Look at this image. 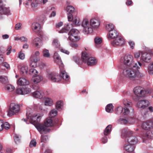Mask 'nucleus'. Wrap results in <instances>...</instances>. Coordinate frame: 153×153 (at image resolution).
Here are the masks:
<instances>
[{
	"label": "nucleus",
	"instance_id": "393cba45",
	"mask_svg": "<svg viewBox=\"0 0 153 153\" xmlns=\"http://www.w3.org/2000/svg\"><path fill=\"white\" fill-rule=\"evenodd\" d=\"M40 25L38 23L34 22L31 25V28L35 32H37L39 31L40 29Z\"/></svg>",
	"mask_w": 153,
	"mask_h": 153
},
{
	"label": "nucleus",
	"instance_id": "2f4dec72",
	"mask_svg": "<svg viewBox=\"0 0 153 153\" xmlns=\"http://www.w3.org/2000/svg\"><path fill=\"white\" fill-rule=\"evenodd\" d=\"M53 104V101L52 99L48 97H45V105L51 106Z\"/></svg>",
	"mask_w": 153,
	"mask_h": 153
},
{
	"label": "nucleus",
	"instance_id": "473e14b6",
	"mask_svg": "<svg viewBox=\"0 0 153 153\" xmlns=\"http://www.w3.org/2000/svg\"><path fill=\"white\" fill-rule=\"evenodd\" d=\"M52 45L55 48H59L60 45L58 39H54L53 41Z\"/></svg>",
	"mask_w": 153,
	"mask_h": 153
},
{
	"label": "nucleus",
	"instance_id": "2eb2a0df",
	"mask_svg": "<svg viewBox=\"0 0 153 153\" xmlns=\"http://www.w3.org/2000/svg\"><path fill=\"white\" fill-rule=\"evenodd\" d=\"M124 39L121 36H119L114 40L111 43L112 45L114 46H121L124 44Z\"/></svg>",
	"mask_w": 153,
	"mask_h": 153
},
{
	"label": "nucleus",
	"instance_id": "6e6d98bb",
	"mask_svg": "<svg viewBox=\"0 0 153 153\" xmlns=\"http://www.w3.org/2000/svg\"><path fill=\"white\" fill-rule=\"evenodd\" d=\"M18 56L19 58L21 59H23L25 58L24 54L21 52H20L19 53Z\"/></svg>",
	"mask_w": 153,
	"mask_h": 153
},
{
	"label": "nucleus",
	"instance_id": "f257e3e1",
	"mask_svg": "<svg viewBox=\"0 0 153 153\" xmlns=\"http://www.w3.org/2000/svg\"><path fill=\"white\" fill-rule=\"evenodd\" d=\"M140 67L137 63L131 66H127L124 69L123 71V74L125 76L131 79L136 78H141L143 76V74L140 72L138 70Z\"/></svg>",
	"mask_w": 153,
	"mask_h": 153
},
{
	"label": "nucleus",
	"instance_id": "412c9836",
	"mask_svg": "<svg viewBox=\"0 0 153 153\" xmlns=\"http://www.w3.org/2000/svg\"><path fill=\"white\" fill-rule=\"evenodd\" d=\"M153 137V131L149 130L142 136L143 139L145 140L147 139H152Z\"/></svg>",
	"mask_w": 153,
	"mask_h": 153
},
{
	"label": "nucleus",
	"instance_id": "58836bf2",
	"mask_svg": "<svg viewBox=\"0 0 153 153\" xmlns=\"http://www.w3.org/2000/svg\"><path fill=\"white\" fill-rule=\"evenodd\" d=\"M41 40L39 38H36L34 39L33 41V44L35 45L36 47H38L39 45V44L41 42Z\"/></svg>",
	"mask_w": 153,
	"mask_h": 153
},
{
	"label": "nucleus",
	"instance_id": "864d4df0",
	"mask_svg": "<svg viewBox=\"0 0 153 153\" xmlns=\"http://www.w3.org/2000/svg\"><path fill=\"white\" fill-rule=\"evenodd\" d=\"M68 18L69 21H71L73 20L72 14L68 13Z\"/></svg>",
	"mask_w": 153,
	"mask_h": 153
},
{
	"label": "nucleus",
	"instance_id": "774afa93",
	"mask_svg": "<svg viewBox=\"0 0 153 153\" xmlns=\"http://www.w3.org/2000/svg\"><path fill=\"white\" fill-rule=\"evenodd\" d=\"M60 51L61 52L67 54H68L69 53V52L68 51L63 49H61Z\"/></svg>",
	"mask_w": 153,
	"mask_h": 153
},
{
	"label": "nucleus",
	"instance_id": "052dcab7",
	"mask_svg": "<svg viewBox=\"0 0 153 153\" xmlns=\"http://www.w3.org/2000/svg\"><path fill=\"white\" fill-rule=\"evenodd\" d=\"M12 47L11 46H8L7 49V53L6 54L7 55H9L11 53V49Z\"/></svg>",
	"mask_w": 153,
	"mask_h": 153
},
{
	"label": "nucleus",
	"instance_id": "cd10ccee",
	"mask_svg": "<svg viewBox=\"0 0 153 153\" xmlns=\"http://www.w3.org/2000/svg\"><path fill=\"white\" fill-rule=\"evenodd\" d=\"M73 27L72 24L67 25V26L59 31L60 33H67L69 30Z\"/></svg>",
	"mask_w": 153,
	"mask_h": 153
},
{
	"label": "nucleus",
	"instance_id": "c85d7f7f",
	"mask_svg": "<svg viewBox=\"0 0 153 153\" xmlns=\"http://www.w3.org/2000/svg\"><path fill=\"white\" fill-rule=\"evenodd\" d=\"M112 126L108 125L105 129L104 131V134L105 135L107 136L110 134L111 131Z\"/></svg>",
	"mask_w": 153,
	"mask_h": 153
},
{
	"label": "nucleus",
	"instance_id": "72a5a7b5",
	"mask_svg": "<svg viewBox=\"0 0 153 153\" xmlns=\"http://www.w3.org/2000/svg\"><path fill=\"white\" fill-rule=\"evenodd\" d=\"M113 106L112 104H108L105 108L106 111L109 113H112L113 111Z\"/></svg>",
	"mask_w": 153,
	"mask_h": 153
},
{
	"label": "nucleus",
	"instance_id": "1a4fd4ad",
	"mask_svg": "<svg viewBox=\"0 0 153 153\" xmlns=\"http://www.w3.org/2000/svg\"><path fill=\"white\" fill-rule=\"evenodd\" d=\"M79 31L76 29H72L68 33L69 35V39L71 41L76 42L80 39V37L77 36Z\"/></svg>",
	"mask_w": 153,
	"mask_h": 153
},
{
	"label": "nucleus",
	"instance_id": "680f3d73",
	"mask_svg": "<svg viewBox=\"0 0 153 153\" xmlns=\"http://www.w3.org/2000/svg\"><path fill=\"white\" fill-rule=\"evenodd\" d=\"M107 137H104L101 140L102 143H106L107 141Z\"/></svg>",
	"mask_w": 153,
	"mask_h": 153
},
{
	"label": "nucleus",
	"instance_id": "4be33fe9",
	"mask_svg": "<svg viewBox=\"0 0 153 153\" xmlns=\"http://www.w3.org/2000/svg\"><path fill=\"white\" fill-rule=\"evenodd\" d=\"M118 34L119 33L117 31L114 29L110 31V32H109V36H108V37L110 38L111 39H115L119 36Z\"/></svg>",
	"mask_w": 153,
	"mask_h": 153
},
{
	"label": "nucleus",
	"instance_id": "0e129e2a",
	"mask_svg": "<svg viewBox=\"0 0 153 153\" xmlns=\"http://www.w3.org/2000/svg\"><path fill=\"white\" fill-rule=\"evenodd\" d=\"M132 4V2L131 0H127L126 2V4L127 5L130 6Z\"/></svg>",
	"mask_w": 153,
	"mask_h": 153
},
{
	"label": "nucleus",
	"instance_id": "a878e982",
	"mask_svg": "<svg viewBox=\"0 0 153 153\" xmlns=\"http://www.w3.org/2000/svg\"><path fill=\"white\" fill-rule=\"evenodd\" d=\"M17 84L20 85H25L29 84V82L25 78H20L18 80Z\"/></svg>",
	"mask_w": 153,
	"mask_h": 153
},
{
	"label": "nucleus",
	"instance_id": "09e8293b",
	"mask_svg": "<svg viewBox=\"0 0 153 153\" xmlns=\"http://www.w3.org/2000/svg\"><path fill=\"white\" fill-rule=\"evenodd\" d=\"M36 143L35 140H33L30 141L29 146L30 147H32L36 146Z\"/></svg>",
	"mask_w": 153,
	"mask_h": 153
},
{
	"label": "nucleus",
	"instance_id": "338daca9",
	"mask_svg": "<svg viewBox=\"0 0 153 153\" xmlns=\"http://www.w3.org/2000/svg\"><path fill=\"white\" fill-rule=\"evenodd\" d=\"M20 40L22 42H26L27 41V39L25 37L22 36L20 37Z\"/></svg>",
	"mask_w": 153,
	"mask_h": 153
},
{
	"label": "nucleus",
	"instance_id": "f8f14e48",
	"mask_svg": "<svg viewBox=\"0 0 153 153\" xmlns=\"http://www.w3.org/2000/svg\"><path fill=\"white\" fill-rule=\"evenodd\" d=\"M149 104V102L147 100H141L138 102L137 103L138 107L139 108H143V109L142 111V113L143 114L146 111L145 108H146Z\"/></svg>",
	"mask_w": 153,
	"mask_h": 153
},
{
	"label": "nucleus",
	"instance_id": "bf43d9fd",
	"mask_svg": "<svg viewBox=\"0 0 153 153\" xmlns=\"http://www.w3.org/2000/svg\"><path fill=\"white\" fill-rule=\"evenodd\" d=\"M14 140L15 142L17 143L20 142L19 138L18 135H16L14 137Z\"/></svg>",
	"mask_w": 153,
	"mask_h": 153
},
{
	"label": "nucleus",
	"instance_id": "49530a36",
	"mask_svg": "<svg viewBox=\"0 0 153 153\" xmlns=\"http://www.w3.org/2000/svg\"><path fill=\"white\" fill-rule=\"evenodd\" d=\"M43 56L46 57H49L50 56V54L48 51L47 50H45L43 51Z\"/></svg>",
	"mask_w": 153,
	"mask_h": 153
},
{
	"label": "nucleus",
	"instance_id": "3c124183",
	"mask_svg": "<svg viewBox=\"0 0 153 153\" xmlns=\"http://www.w3.org/2000/svg\"><path fill=\"white\" fill-rule=\"evenodd\" d=\"M62 102L61 101H58L56 104V108L57 110H59L61 108V103Z\"/></svg>",
	"mask_w": 153,
	"mask_h": 153
},
{
	"label": "nucleus",
	"instance_id": "9d476101",
	"mask_svg": "<svg viewBox=\"0 0 153 153\" xmlns=\"http://www.w3.org/2000/svg\"><path fill=\"white\" fill-rule=\"evenodd\" d=\"M27 114L26 116L27 118L30 119L31 123L34 125L36 128L37 125L40 124L39 123L40 122L41 119V117L40 116H37V114H34L33 115L28 116Z\"/></svg>",
	"mask_w": 153,
	"mask_h": 153
},
{
	"label": "nucleus",
	"instance_id": "69168bd1",
	"mask_svg": "<svg viewBox=\"0 0 153 153\" xmlns=\"http://www.w3.org/2000/svg\"><path fill=\"white\" fill-rule=\"evenodd\" d=\"M33 88L35 90H38L39 89V87L38 85V84H36V85L34 84L33 85Z\"/></svg>",
	"mask_w": 153,
	"mask_h": 153
},
{
	"label": "nucleus",
	"instance_id": "0eeeda50",
	"mask_svg": "<svg viewBox=\"0 0 153 153\" xmlns=\"http://www.w3.org/2000/svg\"><path fill=\"white\" fill-rule=\"evenodd\" d=\"M82 26L83 28V31L85 34L90 33L93 32V29L91 27L89 21L87 19H85L83 20Z\"/></svg>",
	"mask_w": 153,
	"mask_h": 153
},
{
	"label": "nucleus",
	"instance_id": "5fc2aeb1",
	"mask_svg": "<svg viewBox=\"0 0 153 153\" xmlns=\"http://www.w3.org/2000/svg\"><path fill=\"white\" fill-rule=\"evenodd\" d=\"M4 122L2 120H0V131L4 129Z\"/></svg>",
	"mask_w": 153,
	"mask_h": 153
},
{
	"label": "nucleus",
	"instance_id": "dca6fc26",
	"mask_svg": "<svg viewBox=\"0 0 153 153\" xmlns=\"http://www.w3.org/2000/svg\"><path fill=\"white\" fill-rule=\"evenodd\" d=\"M30 92V89L26 87L18 88L16 90V94H18L24 95L28 94Z\"/></svg>",
	"mask_w": 153,
	"mask_h": 153
},
{
	"label": "nucleus",
	"instance_id": "a18cd8bd",
	"mask_svg": "<svg viewBox=\"0 0 153 153\" xmlns=\"http://www.w3.org/2000/svg\"><path fill=\"white\" fill-rule=\"evenodd\" d=\"M147 108V107L145 108L146 109V111L143 114L144 115H146V114L148 113V109L150 112H153V107H152L149 106L147 109H146Z\"/></svg>",
	"mask_w": 153,
	"mask_h": 153
},
{
	"label": "nucleus",
	"instance_id": "a211bd4d",
	"mask_svg": "<svg viewBox=\"0 0 153 153\" xmlns=\"http://www.w3.org/2000/svg\"><path fill=\"white\" fill-rule=\"evenodd\" d=\"M142 127L144 129L149 130L152 128V123L149 121L144 122L142 125Z\"/></svg>",
	"mask_w": 153,
	"mask_h": 153
},
{
	"label": "nucleus",
	"instance_id": "aec40b11",
	"mask_svg": "<svg viewBox=\"0 0 153 153\" xmlns=\"http://www.w3.org/2000/svg\"><path fill=\"white\" fill-rule=\"evenodd\" d=\"M100 25V21L95 19H92L90 21V26L94 28H98Z\"/></svg>",
	"mask_w": 153,
	"mask_h": 153
},
{
	"label": "nucleus",
	"instance_id": "6e6552de",
	"mask_svg": "<svg viewBox=\"0 0 153 153\" xmlns=\"http://www.w3.org/2000/svg\"><path fill=\"white\" fill-rule=\"evenodd\" d=\"M20 110V106L17 104L12 103H11L9 109L8 111V115L11 116L18 113Z\"/></svg>",
	"mask_w": 153,
	"mask_h": 153
},
{
	"label": "nucleus",
	"instance_id": "c756f323",
	"mask_svg": "<svg viewBox=\"0 0 153 153\" xmlns=\"http://www.w3.org/2000/svg\"><path fill=\"white\" fill-rule=\"evenodd\" d=\"M28 68L27 66H22L20 70V73L21 74L25 75L28 72Z\"/></svg>",
	"mask_w": 153,
	"mask_h": 153
},
{
	"label": "nucleus",
	"instance_id": "4d7b16f0",
	"mask_svg": "<svg viewBox=\"0 0 153 153\" xmlns=\"http://www.w3.org/2000/svg\"><path fill=\"white\" fill-rule=\"evenodd\" d=\"M141 53H142L140 51L135 52L134 53V56L136 58H138L140 57Z\"/></svg>",
	"mask_w": 153,
	"mask_h": 153
},
{
	"label": "nucleus",
	"instance_id": "7c9ffc66",
	"mask_svg": "<svg viewBox=\"0 0 153 153\" xmlns=\"http://www.w3.org/2000/svg\"><path fill=\"white\" fill-rule=\"evenodd\" d=\"M59 76L61 77V79L62 78L64 79L65 80L67 81L69 79V76L65 71H62Z\"/></svg>",
	"mask_w": 153,
	"mask_h": 153
},
{
	"label": "nucleus",
	"instance_id": "ddd939ff",
	"mask_svg": "<svg viewBox=\"0 0 153 153\" xmlns=\"http://www.w3.org/2000/svg\"><path fill=\"white\" fill-rule=\"evenodd\" d=\"M0 14L9 15L10 14L9 8L5 7L3 4L2 1L0 0Z\"/></svg>",
	"mask_w": 153,
	"mask_h": 153
},
{
	"label": "nucleus",
	"instance_id": "9b49d317",
	"mask_svg": "<svg viewBox=\"0 0 153 153\" xmlns=\"http://www.w3.org/2000/svg\"><path fill=\"white\" fill-rule=\"evenodd\" d=\"M47 77L48 79L53 82H58L61 79V77L56 73L52 72L48 74Z\"/></svg>",
	"mask_w": 153,
	"mask_h": 153
},
{
	"label": "nucleus",
	"instance_id": "e2e57ef3",
	"mask_svg": "<svg viewBox=\"0 0 153 153\" xmlns=\"http://www.w3.org/2000/svg\"><path fill=\"white\" fill-rule=\"evenodd\" d=\"M21 26V23L17 24L16 25L15 29L16 30H19L20 29Z\"/></svg>",
	"mask_w": 153,
	"mask_h": 153
},
{
	"label": "nucleus",
	"instance_id": "a19ab883",
	"mask_svg": "<svg viewBox=\"0 0 153 153\" xmlns=\"http://www.w3.org/2000/svg\"><path fill=\"white\" fill-rule=\"evenodd\" d=\"M48 140V137L47 135H42L40 138L41 142L46 143Z\"/></svg>",
	"mask_w": 153,
	"mask_h": 153
},
{
	"label": "nucleus",
	"instance_id": "13d9d810",
	"mask_svg": "<svg viewBox=\"0 0 153 153\" xmlns=\"http://www.w3.org/2000/svg\"><path fill=\"white\" fill-rule=\"evenodd\" d=\"M128 44L130 46L131 48L132 49H133L134 48V47L135 45V43L134 42L130 41L128 42Z\"/></svg>",
	"mask_w": 153,
	"mask_h": 153
},
{
	"label": "nucleus",
	"instance_id": "bb28decb",
	"mask_svg": "<svg viewBox=\"0 0 153 153\" xmlns=\"http://www.w3.org/2000/svg\"><path fill=\"white\" fill-rule=\"evenodd\" d=\"M44 93L41 91H36L33 92L32 94L33 96L36 98H41L43 95Z\"/></svg>",
	"mask_w": 153,
	"mask_h": 153
},
{
	"label": "nucleus",
	"instance_id": "423d86ee",
	"mask_svg": "<svg viewBox=\"0 0 153 153\" xmlns=\"http://www.w3.org/2000/svg\"><path fill=\"white\" fill-rule=\"evenodd\" d=\"M133 60V56L131 55L126 54L121 58L120 61L127 67L131 66L134 64Z\"/></svg>",
	"mask_w": 153,
	"mask_h": 153
},
{
	"label": "nucleus",
	"instance_id": "c03bdc74",
	"mask_svg": "<svg viewBox=\"0 0 153 153\" xmlns=\"http://www.w3.org/2000/svg\"><path fill=\"white\" fill-rule=\"evenodd\" d=\"M57 111L55 109H53L50 113V115L51 117H54L57 114Z\"/></svg>",
	"mask_w": 153,
	"mask_h": 153
},
{
	"label": "nucleus",
	"instance_id": "603ef678",
	"mask_svg": "<svg viewBox=\"0 0 153 153\" xmlns=\"http://www.w3.org/2000/svg\"><path fill=\"white\" fill-rule=\"evenodd\" d=\"M4 128L6 130H8L10 128V126L8 123L5 122L4 123Z\"/></svg>",
	"mask_w": 153,
	"mask_h": 153
},
{
	"label": "nucleus",
	"instance_id": "39448f33",
	"mask_svg": "<svg viewBox=\"0 0 153 153\" xmlns=\"http://www.w3.org/2000/svg\"><path fill=\"white\" fill-rule=\"evenodd\" d=\"M82 59L84 62H86L88 66H93L97 63L96 59L94 58L90 57V55L86 52L82 53Z\"/></svg>",
	"mask_w": 153,
	"mask_h": 153
},
{
	"label": "nucleus",
	"instance_id": "4c0bfd02",
	"mask_svg": "<svg viewBox=\"0 0 153 153\" xmlns=\"http://www.w3.org/2000/svg\"><path fill=\"white\" fill-rule=\"evenodd\" d=\"M66 10L69 13L72 14L74 12L75 9L73 6L69 5L66 7Z\"/></svg>",
	"mask_w": 153,
	"mask_h": 153
},
{
	"label": "nucleus",
	"instance_id": "e433bc0d",
	"mask_svg": "<svg viewBox=\"0 0 153 153\" xmlns=\"http://www.w3.org/2000/svg\"><path fill=\"white\" fill-rule=\"evenodd\" d=\"M105 27L106 30H107L109 31V32H110V31L114 29V25L113 24L111 23H110L106 25Z\"/></svg>",
	"mask_w": 153,
	"mask_h": 153
},
{
	"label": "nucleus",
	"instance_id": "de8ad7c7",
	"mask_svg": "<svg viewBox=\"0 0 153 153\" xmlns=\"http://www.w3.org/2000/svg\"><path fill=\"white\" fill-rule=\"evenodd\" d=\"M73 20V24L75 26H78L79 25V20L77 18L74 19Z\"/></svg>",
	"mask_w": 153,
	"mask_h": 153
},
{
	"label": "nucleus",
	"instance_id": "f03ea898",
	"mask_svg": "<svg viewBox=\"0 0 153 153\" xmlns=\"http://www.w3.org/2000/svg\"><path fill=\"white\" fill-rule=\"evenodd\" d=\"M123 103L124 105V108H123L121 106H118L116 109V113L120 114L123 113L124 115H128L130 113L133 114L134 111L132 107V103L127 100H124Z\"/></svg>",
	"mask_w": 153,
	"mask_h": 153
},
{
	"label": "nucleus",
	"instance_id": "f3484780",
	"mask_svg": "<svg viewBox=\"0 0 153 153\" xmlns=\"http://www.w3.org/2000/svg\"><path fill=\"white\" fill-rule=\"evenodd\" d=\"M30 66L31 67H34L36 65V62L38 61V57L34 55H32L30 59Z\"/></svg>",
	"mask_w": 153,
	"mask_h": 153
},
{
	"label": "nucleus",
	"instance_id": "4468645a",
	"mask_svg": "<svg viewBox=\"0 0 153 153\" xmlns=\"http://www.w3.org/2000/svg\"><path fill=\"white\" fill-rule=\"evenodd\" d=\"M134 94L137 97H144L146 92L140 87H136L134 89Z\"/></svg>",
	"mask_w": 153,
	"mask_h": 153
},
{
	"label": "nucleus",
	"instance_id": "8fccbe9b",
	"mask_svg": "<svg viewBox=\"0 0 153 153\" xmlns=\"http://www.w3.org/2000/svg\"><path fill=\"white\" fill-rule=\"evenodd\" d=\"M4 61L2 62L0 64H1V66L5 67L7 69H9L10 68V66L9 65L7 62H3Z\"/></svg>",
	"mask_w": 153,
	"mask_h": 153
},
{
	"label": "nucleus",
	"instance_id": "7ed1b4c3",
	"mask_svg": "<svg viewBox=\"0 0 153 153\" xmlns=\"http://www.w3.org/2000/svg\"><path fill=\"white\" fill-rule=\"evenodd\" d=\"M121 137L126 138L128 144L134 145L137 142V139L133 135L132 131L127 128H124L121 131Z\"/></svg>",
	"mask_w": 153,
	"mask_h": 153
},
{
	"label": "nucleus",
	"instance_id": "20e7f679",
	"mask_svg": "<svg viewBox=\"0 0 153 153\" xmlns=\"http://www.w3.org/2000/svg\"><path fill=\"white\" fill-rule=\"evenodd\" d=\"M53 125L52 120L50 117L48 118L45 121L44 124H41L37 125L36 128L41 134L46 133L49 132L50 129L48 127H51Z\"/></svg>",
	"mask_w": 153,
	"mask_h": 153
},
{
	"label": "nucleus",
	"instance_id": "f704fd0d",
	"mask_svg": "<svg viewBox=\"0 0 153 153\" xmlns=\"http://www.w3.org/2000/svg\"><path fill=\"white\" fill-rule=\"evenodd\" d=\"M43 79V77L40 76H34L33 82L35 83L39 82Z\"/></svg>",
	"mask_w": 153,
	"mask_h": 153
},
{
	"label": "nucleus",
	"instance_id": "b1692460",
	"mask_svg": "<svg viewBox=\"0 0 153 153\" xmlns=\"http://www.w3.org/2000/svg\"><path fill=\"white\" fill-rule=\"evenodd\" d=\"M54 58L55 59H56L55 60L56 62L59 65L63 67V64L62 63V61L58 53L55 52L54 54Z\"/></svg>",
	"mask_w": 153,
	"mask_h": 153
},
{
	"label": "nucleus",
	"instance_id": "c9c22d12",
	"mask_svg": "<svg viewBox=\"0 0 153 153\" xmlns=\"http://www.w3.org/2000/svg\"><path fill=\"white\" fill-rule=\"evenodd\" d=\"M0 82L3 84H6L8 82V79L7 76H0Z\"/></svg>",
	"mask_w": 153,
	"mask_h": 153
},
{
	"label": "nucleus",
	"instance_id": "79ce46f5",
	"mask_svg": "<svg viewBox=\"0 0 153 153\" xmlns=\"http://www.w3.org/2000/svg\"><path fill=\"white\" fill-rule=\"evenodd\" d=\"M38 73V72L34 68H31L30 70V74L34 76L36 75Z\"/></svg>",
	"mask_w": 153,
	"mask_h": 153
},
{
	"label": "nucleus",
	"instance_id": "6ab92c4d",
	"mask_svg": "<svg viewBox=\"0 0 153 153\" xmlns=\"http://www.w3.org/2000/svg\"><path fill=\"white\" fill-rule=\"evenodd\" d=\"M142 59L146 62H149L151 58V55L146 52L142 53Z\"/></svg>",
	"mask_w": 153,
	"mask_h": 153
},
{
	"label": "nucleus",
	"instance_id": "ea45409f",
	"mask_svg": "<svg viewBox=\"0 0 153 153\" xmlns=\"http://www.w3.org/2000/svg\"><path fill=\"white\" fill-rule=\"evenodd\" d=\"M5 89L8 91L11 92L13 91L15 88L14 87L10 84L6 85L5 87Z\"/></svg>",
	"mask_w": 153,
	"mask_h": 153
},
{
	"label": "nucleus",
	"instance_id": "5701e85b",
	"mask_svg": "<svg viewBox=\"0 0 153 153\" xmlns=\"http://www.w3.org/2000/svg\"><path fill=\"white\" fill-rule=\"evenodd\" d=\"M125 149L127 151V152L125 153H131L133 151L134 148L135 146L134 145H131L130 144H125L124 146Z\"/></svg>",
	"mask_w": 153,
	"mask_h": 153
},
{
	"label": "nucleus",
	"instance_id": "37998d69",
	"mask_svg": "<svg viewBox=\"0 0 153 153\" xmlns=\"http://www.w3.org/2000/svg\"><path fill=\"white\" fill-rule=\"evenodd\" d=\"M94 40V42L96 45L100 44L102 42V39L97 37H96L95 38Z\"/></svg>",
	"mask_w": 153,
	"mask_h": 153
}]
</instances>
